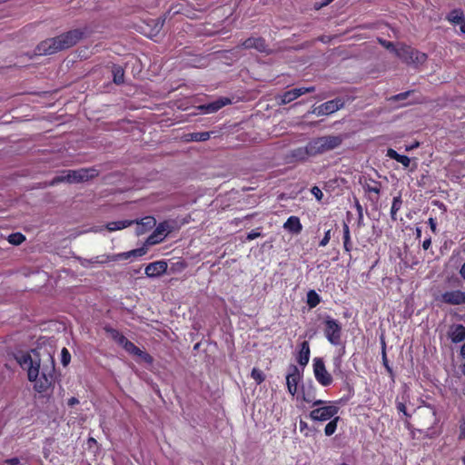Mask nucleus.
I'll return each mask as SVG.
<instances>
[{
  "label": "nucleus",
  "mask_w": 465,
  "mask_h": 465,
  "mask_svg": "<svg viewBox=\"0 0 465 465\" xmlns=\"http://www.w3.org/2000/svg\"><path fill=\"white\" fill-rule=\"evenodd\" d=\"M20 366L27 371L28 380L34 381L35 390L39 392H46L51 389L55 381L54 361L50 354L40 358L39 353L33 350L29 353H23L16 357Z\"/></svg>",
  "instance_id": "obj_1"
},
{
  "label": "nucleus",
  "mask_w": 465,
  "mask_h": 465,
  "mask_svg": "<svg viewBox=\"0 0 465 465\" xmlns=\"http://www.w3.org/2000/svg\"><path fill=\"white\" fill-rule=\"evenodd\" d=\"M86 35V29H73L55 37L42 41L36 46L39 55H49L75 45Z\"/></svg>",
  "instance_id": "obj_2"
},
{
  "label": "nucleus",
  "mask_w": 465,
  "mask_h": 465,
  "mask_svg": "<svg viewBox=\"0 0 465 465\" xmlns=\"http://www.w3.org/2000/svg\"><path fill=\"white\" fill-rule=\"evenodd\" d=\"M99 172L95 168H81L78 170H64L61 175L53 178L48 186H54L60 183H77L86 182L98 176Z\"/></svg>",
  "instance_id": "obj_3"
},
{
  "label": "nucleus",
  "mask_w": 465,
  "mask_h": 465,
  "mask_svg": "<svg viewBox=\"0 0 465 465\" xmlns=\"http://www.w3.org/2000/svg\"><path fill=\"white\" fill-rule=\"evenodd\" d=\"M344 138V135L338 134L324 135L311 140L309 142L311 155L315 157L338 148L342 143Z\"/></svg>",
  "instance_id": "obj_4"
},
{
  "label": "nucleus",
  "mask_w": 465,
  "mask_h": 465,
  "mask_svg": "<svg viewBox=\"0 0 465 465\" xmlns=\"http://www.w3.org/2000/svg\"><path fill=\"white\" fill-rule=\"evenodd\" d=\"M395 54L407 64H421L427 59L426 54L406 45H401L397 47V49H395Z\"/></svg>",
  "instance_id": "obj_5"
},
{
  "label": "nucleus",
  "mask_w": 465,
  "mask_h": 465,
  "mask_svg": "<svg viewBox=\"0 0 465 465\" xmlns=\"http://www.w3.org/2000/svg\"><path fill=\"white\" fill-rule=\"evenodd\" d=\"M176 223L174 221H164L160 223L153 233L146 239V245H154L162 242L166 236L174 230Z\"/></svg>",
  "instance_id": "obj_6"
},
{
  "label": "nucleus",
  "mask_w": 465,
  "mask_h": 465,
  "mask_svg": "<svg viewBox=\"0 0 465 465\" xmlns=\"http://www.w3.org/2000/svg\"><path fill=\"white\" fill-rule=\"evenodd\" d=\"M324 334L328 341L332 345H339L341 339V323L330 316H326L324 320Z\"/></svg>",
  "instance_id": "obj_7"
},
{
  "label": "nucleus",
  "mask_w": 465,
  "mask_h": 465,
  "mask_svg": "<svg viewBox=\"0 0 465 465\" xmlns=\"http://www.w3.org/2000/svg\"><path fill=\"white\" fill-rule=\"evenodd\" d=\"M345 104V100L341 97H337L333 100L327 101L321 105L314 107L312 114L317 116L329 115L341 109Z\"/></svg>",
  "instance_id": "obj_8"
},
{
  "label": "nucleus",
  "mask_w": 465,
  "mask_h": 465,
  "mask_svg": "<svg viewBox=\"0 0 465 465\" xmlns=\"http://www.w3.org/2000/svg\"><path fill=\"white\" fill-rule=\"evenodd\" d=\"M416 419L421 429H430L437 421L435 410L430 407L418 409Z\"/></svg>",
  "instance_id": "obj_9"
},
{
  "label": "nucleus",
  "mask_w": 465,
  "mask_h": 465,
  "mask_svg": "<svg viewBox=\"0 0 465 465\" xmlns=\"http://www.w3.org/2000/svg\"><path fill=\"white\" fill-rule=\"evenodd\" d=\"M313 373L317 381L322 386H329L332 382L331 375L327 371L322 358H314Z\"/></svg>",
  "instance_id": "obj_10"
},
{
  "label": "nucleus",
  "mask_w": 465,
  "mask_h": 465,
  "mask_svg": "<svg viewBox=\"0 0 465 465\" xmlns=\"http://www.w3.org/2000/svg\"><path fill=\"white\" fill-rule=\"evenodd\" d=\"M338 411L339 408L335 405L319 407L310 412V418L313 420L326 421L334 417Z\"/></svg>",
  "instance_id": "obj_11"
},
{
  "label": "nucleus",
  "mask_w": 465,
  "mask_h": 465,
  "mask_svg": "<svg viewBox=\"0 0 465 465\" xmlns=\"http://www.w3.org/2000/svg\"><path fill=\"white\" fill-rule=\"evenodd\" d=\"M301 379L300 370L296 365H290L286 375V384L290 394L294 396L297 392L298 382Z\"/></svg>",
  "instance_id": "obj_12"
},
{
  "label": "nucleus",
  "mask_w": 465,
  "mask_h": 465,
  "mask_svg": "<svg viewBox=\"0 0 465 465\" xmlns=\"http://www.w3.org/2000/svg\"><path fill=\"white\" fill-rule=\"evenodd\" d=\"M311 155L310 144L309 143L303 147H298L291 150L287 154L288 163H296V162H305Z\"/></svg>",
  "instance_id": "obj_13"
},
{
  "label": "nucleus",
  "mask_w": 465,
  "mask_h": 465,
  "mask_svg": "<svg viewBox=\"0 0 465 465\" xmlns=\"http://www.w3.org/2000/svg\"><path fill=\"white\" fill-rule=\"evenodd\" d=\"M241 46L243 49H255L256 51L260 53H266L269 54V48L265 42V40L262 37L257 36V37H250L246 40H244Z\"/></svg>",
  "instance_id": "obj_14"
},
{
  "label": "nucleus",
  "mask_w": 465,
  "mask_h": 465,
  "mask_svg": "<svg viewBox=\"0 0 465 465\" xmlns=\"http://www.w3.org/2000/svg\"><path fill=\"white\" fill-rule=\"evenodd\" d=\"M441 301L451 305L465 304V292L460 290L446 292L441 294Z\"/></svg>",
  "instance_id": "obj_15"
},
{
  "label": "nucleus",
  "mask_w": 465,
  "mask_h": 465,
  "mask_svg": "<svg viewBox=\"0 0 465 465\" xmlns=\"http://www.w3.org/2000/svg\"><path fill=\"white\" fill-rule=\"evenodd\" d=\"M167 262L164 261L153 262L145 267L144 273L150 278L159 277L167 271Z\"/></svg>",
  "instance_id": "obj_16"
},
{
  "label": "nucleus",
  "mask_w": 465,
  "mask_h": 465,
  "mask_svg": "<svg viewBox=\"0 0 465 465\" xmlns=\"http://www.w3.org/2000/svg\"><path fill=\"white\" fill-rule=\"evenodd\" d=\"M232 103L230 98L227 97H221L212 103L203 104L199 108L204 113V114H213L217 111H219L223 106L230 104Z\"/></svg>",
  "instance_id": "obj_17"
},
{
  "label": "nucleus",
  "mask_w": 465,
  "mask_h": 465,
  "mask_svg": "<svg viewBox=\"0 0 465 465\" xmlns=\"http://www.w3.org/2000/svg\"><path fill=\"white\" fill-rule=\"evenodd\" d=\"M147 252L146 247H141L138 249H134L129 252H120L116 254H112V256L109 257L110 260H114L115 262L122 261V260H128L133 258H137L144 255Z\"/></svg>",
  "instance_id": "obj_18"
},
{
  "label": "nucleus",
  "mask_w": 465,
  "mask_h": 465,
  "mask_svg": "<svg viewBox=\"0 0 465 465\" xmlns=\"http://www.w3.org/2000/svg\"><path fill=\"white\" fill-rule=\"evenodd\" d=\"M134 223L137 224L135 232L137 235L144 234L146 232L151 230L156 225V220L153 216H146L142 218L140 221L134 220Z\"/></svg>",
  "instance_id": "obj_19"
},
{
  "label": "nucleus",
  "mask_w": 465,
  "mask_h": 465,
  "mask_svg": "<svg viewBox=\"0 0 465 465\" xmlns=\"http://www.w3.org/2000/svg\"><path fill=\"white\" fill-rule=\"evenodd\" d=\"M122 347L129 353L141 357L146 362L151 363L153 361V358L148 353L141 351L129 340H127Z\"/></svg>",
  "instance_id": "obj_20"
},
{
  "label": "nucleus",
  "mask_w": 465,
  "mask_h": 465,
  "mask_svg": "<svg viewBox=\"0 0 465 465\" xmlns=\"http://www.w3.org/2000/svg\"><path fill=\"white\" fill-rule=\"evenodd\" d=\"M452 342H460L465 340V327L462 324L454 325L450 331Z\"/></svg>",
  "instance_id": "obj_21"
},
{
  "label": "nucleus",
  "mask_w": 465,
  "mask_h": 465,
  "mask_svg": "<svg viewBox=\"0 0 465 465\" xmlns=\"http://www.w3.org/2000/svg\"><path fill=\"white\" fill-rule=\"evenodd\" d=\"M284 229L293 233H300L302 230L300 219L297 216H291L283 225Z\"/></svg>",
  "instance_id": "obj_22"
},
{
  "label": "nucleus",
  "mask_w": 465,
  "mask_h": 465,
  "mask_svg": "<svg viewBox=\"0 0 465 465\" xmlns=\"http://www.w3.org/2000/svg\"><path fill=\"white\" fill-rule=\"evenodd\" d=\"M297 360L302 366L308 364L310 360V345L308 341H304L301 344V350Z\"/></svg>",
  "instance_id": "obj_23"
},
{
  "label": "nucleus",
  "mask_w": 465,
  "mask_h": 465,
  "mask_svg": "<svg viewBox=\"0 0 465 465\" xmlns=\"http://www.w3.org/2000/svg\"><path fill=\"white\" fill-rule=\"evenodd\" d=\"M211 137L210 132H197L184 134L185 142H204Z\"/></svg>",
  "instance_id": "obj_24"
},
{
  "label": "nucleus",
  "mask_w": 465,
  "mask_h": 465,
  "mask_svg": "<svg viewBox=\"0 0 465 465\" xmlns=\"http://www.w3.org/2000/svg\"><path fill=\"white\" fill-rule=\"evenodd\" d=\"M363 189L368 193H375L376 194H380L381 189V183L373 179H365L362 183Z\"/></svg>",
  "instance_id": "obj_25"
},
{
  "label": "nucleus",
  "mask_w": 465,
  "mask_h": 465,
  "mask_svg": "<svg viewBox=\"0 0 465 465\" xmlns=\"http://www.w3.org/2000/svg\"><path fill=\"white\" fill-rule=\"evenodd\" d=\"M104 331L106 333L110 335V337L114 340L119 345L123 346L124 342L128 340L124 335H123L120 331L117 330L106 326L104 327Z\"/></svg>",
  "instance_id": "obj_26"
},
{
  "label": "nucleus",
  "mask_w": 465,
  "mask_h": 465,
  "mask_svg": "<svg viewBox=\"0 0 465 465\" xmlns=\"http://www.w3.org/2000/svg\"><path fill=\"white\" fill-rule=\"evenodd\" d=\"M134 223V220H123V221L112 222V223H108L106 224V229L110 232H114L116 230L124 229Z\"/></svg>",
  "instance_id": "obj_27"
},
{
  "label": "nucleus",
  "mask_w": 465,
  "mask_h": 465,
  "mask_svg": "<svg viewBox=\"0 0 465 465\" xmlns=\"http://www.w3.org/2000/svg\"><path fill=\"white\" fill-rule=\"evenodd\" d=\"M320 302L321 297L314 290L307 292V304L311 309L315 308Z\"/></svg>",
  "instance_id": "obj_28"
},
{
  "label": "nucleus",
  "mask_w": 465,
  "mask_h": 465,
  "mask_svg": "<svg viewBox=\"0 0 465 465\" xmlns=\"http://www.w3.org/2000/svg\"><path fill=\"white\" fill-rule=\"evenodd\" d=\"M114 83L116 84H123L124 81V71L120 65H114L113 67Z\"/></svg>",
  "instance_id": "obj_29"
},
{
  "label": "nucleus",
  "mask_w": 465,
  "mask_h": 465,
  "mask_svg": "<svg viewBox=\"0 0 465 465\" xmlns=\"http://www.w3.org/2000/svg\"><path fill=\"white\" fill-rule=\"evenodd\" d=\"M341 356H342V354H339L338 356L333 358V371H332L336 376H338L340 378H342L344 375L343 371L341 370V364H342Z\"/></svg>",
  "instance_id": "obj_30"
},
{
  "label": "nucleus",
  "mask_w": 465,
  "mask_h": 465,
  "mask_svg": "<svg viewBox=\"0 0 465 465\" xmlns=\"http://www.w3.org/2000/svg\"><path fill=\"white\" fill-rule=\"evenodd\" d=\"M402 204V200L401 196H396L393 198L392 205L391 209V216L393 221L397 220L396 214L397 212L401 209Z\"/></svg>",
  "instance_id": "obj_31"
},
{
  "label": "nucleus",
  "mask_w": 465,
  "mask_h": 465,
  "mask_svg": "<svg viewBox=\"0 0 465 465\" xmlns=\"http://www.w3.org/2000/svg\"><path fill=\"white\" fill-rule=\"evenodd\" d=\"M447 19L452 24H460L463 21V13L460 10H453L448 15Z\"/></svg>",
  "instance_id": "obj_32"
},
{
  "label": "nucleus",
  "mask_w": 465,
  "mask_h": 465,
  "mask_svg": "<svg viewBox=\"0 0 465 465\" xmlns=\"http://www.w3.org/2000/svg\"><path fill=\"white\" fill-rule=\"evenodd\" d=\"M278 99H280V104H287L297 98L295 96L294 92L292 89L290 91L284 92L282 95L279 96Z\"/></svg>",
  "instance_id": "obj_33"
},
{
  "label": "nucleus",
  "mask_w": 465,
  "mask_h": 465,
  "mask_svg": "<svg viewBox=\"0 0 465 465\" xmlns=\"http://www.w3.org/2000/svg\"><path fill=\"white\" fill-rule=\"evenodd\" d=\"M8 242L13 245H20L22 242L25 241V237L21 232L11 233L8 236Z\"/></svg>",
  "instance_id": "obj_34"
},
{
  "label": "nucleus",
  "mask_w": 465,
  "mask_h": 465,
  "mask_svg": "<svg viewBox=\"0 0 465 465\" xmlns=\"http://www.w3.org/2000/svg\"><path fill=\"white\" fill-rule=\"evenodd\" d=\"M339 417H335L333 420H331L327 425L325 426L324 432L326 436H331L336 429H337V422L339 420Z\"/></svg>",
  "instance_id": "obj_35"
},
{
  "label": "nucleus",
  "mask_w": 465,
  "mask_h": 465,
  "mask_svg": "<svg viewBox=\"0 0 465 465\" xmlns=\"http://www.w3.org/2000/svg\"><path fill=\"white\" fill-rule=\"evenodd\" d=\"M112 256V254H107V255H101V256H95L90 260H84V262H92V264L93 263H100V264H103V263H106V262H114V260H110L109 257Z\"/></svg>",
  "instance_id": "obj_36"
},
{
  "label": "nucleus",
  "mask_w": 465,
  "mask_h": 465,
  "mask_svg": "<svg viewBox=\"0 0 465 465\" xmlns=\"http://www.w3.org/2000/svg\"><path fill=\"white\" fill-rule=\"evenodd\" d=\"M251 376L256 381L257 384H261L265 379L263 372L257 368H253L252 370Z\"/></svg>",
  "instance_id": "obj_37"
},
{
  "label": "nucleus",
  "mask_w": 465,
  "mask_h": 465,
  "mask_svg": "<svg viewBox=\"0 0 465 465\" xmlns=\"http://www.w3.org/2000/svg\"><path fill=\"white\" fill-rule=\"evenodd\" d=\"M71 361V355L66 348H63L61 351V362L64 366H67Z\"/></svg>",
  "instance_id": "obj_38"
},
{
  "label": "nucleus",
  "mask_w": 465,
  "mask_h": 465,
  "mask_svg": "<svg viewBox=\"0 0 465 465\" xmlns=\"http://www.w3.org/2000/svg\"><path fill=\"white\" fill-rule=\"evenodd\" d=\"M412 92L413 91H407V92H403V93L398 94L396 95L391 96L390 98V100L391 101H395V102L402 101V100L408 98Z\"/></svg>",
  "instance_id": "obj_39"
},
{
  "label": "nucleus",
  "mask_w": 465,
  "mask_h": 465,
  "mask_svg": "<svg viewBox=\"0 0 465 465\" xmlns=\"http://www.w3.org/2000/svg\"><path fill=\"white\" fill-rule=\"evenodd\" d=\"M378 41L386 49L395 53V49H397V47L394 46L393 43L386 41V40L381 39V38H379Z\"/></svg>",
  "instance_id": "obj_40"
},
{
  "label": "nucleus",
  "mask_w": 465,
  "mask_h": 465,
  "mask_svg": "<svg viewBox=\"0 0 465 465\" xmlns=\"http://www.w3.org/2000/svg\"><path fill=\"white\" fill-rule=\"evenodd\" d=\"M152 22L153 23V31L154 32V35H157L163 28L164 20L157 19V20H153Z\"/></svg>",
  "instance_id": "obj_41"
},
{
  "label": "nucleus",
  "mask_w": 465,
  "mask_h": 465,
  "mask_svg": "<svg viewBox=\"0 0 465 465\" xmlns=\"http://www.w3.org/2000/svg\"><path fill=\"white\" fill-rule=\"evenodd\" d=\"M311 193L314 195V197L318 201H321L322 199V197H323V193H322V190L318 186H313L311 189Z\"/></svg>",
  "instance_id": "obj_42"
},
{
  "label": "nucleus",
  "mask_w": 465,
  "mask_h": 465,
  "mask_svg": "<svg viewBox=\"0 0 465 465\" xmlns=\"http://www.w3.org/2000/svg\"><path fill=\"white\" fill-rule=\"evenodd\" d=\"M460 440H465V417L460 420Z\"/></svg>",
  "instance_id": "obj_43"
},
{
  "label": "nucleus",
  "mask_w": 465,
  "mask_h": 465,
  "mask_svg": "<svg viewBox=\"0 0 465 465\" xmlns=\"http://www.w3.org/2000/svg\"><path fill=\"white\" fill-rule=\"evenodd\" d=\"M397 162L401 163L404 167H409L411 163V159L407 155L401 154Z\"/></svg>",
  "instance_id": "obj_44"
},
{
  "label": "nucleus",
  "mask_w": 465,
  "mask_h": 465,
  "mask_svg": "<svg viewBox=\"0 0 465 465\" xmlns=\"http://www.w3.org/2000/svg\"><path fill=\"white\" fill-rule=\"evenodd\" d=\"M330 239H331V230H328L325 232L324 237L320 242V246H322V247L326 246L328 244Z\"/></svg>",
  "instance_id": "obj_45"
},
{
  "label": "nucleus",
  "mask_w": 465,
  "mask_h": 465,
  "mask_svg": "<svg viewBox=\"0 0 465 465\" xmlns=\"http://www.w3.org/2000/svg\"><path fill=\"white\" fill-rule=\"evenodd\" d=\"M342 229H343V240H346V241L350 240L351 239L350 228L346 223H343Z\"/></svg>",
  "instance_id": "obj_46"
},
{
  "label": "nucleus",
  "mask_w": 465,
  "mask_h": 465,
  "mask_svg": "<svg viewBox=\"0 0 465 465\" xmlns=\"http://www.w3.org/2000/svg\"><path fill=\"white\" fill-rule=\"evenodd\" d=\"M2 465H20V460L18 458L7 459Z\"/></svg>",
  "instance_id": "obj_47"
},
{
  "label": "nucleus",
  "mask_w": 465,
  "mask_h": 465,
  "mask_svg": "<svg viewBox=\"0 0 465 465\" xmlns=\"http://www.w3.org/2000/svg\"><path fill=\"white\" fill-rule=\"evenodd\" d=\"M400 153H398L395 150L393 149H389L387 151V156L390 157L391 159H393L395 161H397L400 157Z\"/></svg>",
  "instance_id": "obj_48"
},
{
  "label": "nucleus",
  "mask_w": 465,
  "mask_h": 465,
  "mask_svg": "<svg viewBox=\"0 0 465 465\" xmlns=\"http://www.w3.org/2000/svg\"><path fill=\"white\" fill-rule=\"evenodd\" d=\"M259 236H261V233L259 232H256L253 230L247 234L246 239L248 241H252V240L258 238Z\"/></svg>",
  "instance_id": "obj_49"
},
{
  "label": "nucleus",
  "mask_w": 465,
  "mask_h": 465,
  "mask_svg": "<svg viewBox=\"0 0 465 465\" xmlns=\"http://www.w3.org/2000/svg\"><path fill=\"white\" fill-rule=\"evenodd\" d=\"M355 206H356V209H357V212H358L359 223H360L361 222L362 218H363L362 207H361V205L360 204V203L358 201H356Z\"/></svg>",
  "instance_id": "obj_50"
},
{
  "label": "nucleus",
  "mask_w": 465,
  "mask_h": 465,
  "mask_svg": "<svg viewBox=\"0 0 465 465\" xmlns=\"http://www.w3.org/2000/svg\"><path fill=\"white\" fill-rule=\"evenodd\" d=\"M397 410L401 412H402L405 416H408L407 412H406V406L404 403L402 402H398L397 403Z\"/></svg>",
  "instance_id": "obj_51"
},
{
  "label": "nucleus",
  "mask_w": 465,
  "mask_h": 465,
  "mask_svg": "<svg viewBox=\"0 0 465 465\" xmlns=\"http://www.w3.org/2000/svg\"><path fill=\"white\" fill-rule=\"evenodd\" d=\"M292 91L294 92L296 98L300 97L302 94H305L304 87L294 88L292 89Z\"/></svg>",
  "instance_id": "obj_52"
},
{
  "label": "nucleus",
  "mask_w": 465,
  "mask_h": 465,
  "mask_svg": "<svg viewBox=\"0 0 465 465\" xmlns=\"http://www.w3.org/2000/svg\"><path fill=\"white\" fill-rule=\"evenodd\" d=\"M382 360H383V363H384V366L385 368L387 369V371L391 373L392 372V370L391 368L389 366L388 364V361H387V357H386V353L385 351L382 352Z\"/></svg>",
  "instance_id": "obj_53"
},
{
  "label": "nucleus",
  "mask_w": 465,
  "mask_h": 465,
  "mask_svg": "<svg viewBox=\"0 0 465 465\" xmlns=\"http://www.w3.org/2000/svg\"><path fill=\"white\" fill-rule=\"evenodd\" d=\"M428 223L431 229V231L435 233L436 232V222L433 218H429Z\"/></svg>",
  "instance_id": "obj_54"
},
{
  "label": "nucleus",
  "mask_w": 465,
  "mask_h": 465,
  "mask_svg": "<svg viewBox=\"0 0 465 465\" xmlns=\"http://www.w3.org/2000/svg\"><path fill=\"white\" fill-rule=\"evenodd\" d=\"M343 247H344L346 252H351V239L348 240V241L343 240Z\"/></svg>",
  "instance_id": "obj_55"
},
{
  "label": "nucleus",
  "mask_w": 465,
  "mask_h": 465,
  "mask_svg": "<svg viewBox=\"0 0 465 465\" xmlns=\"http://www.w3.org/2000/svg\"><path fill=\"white\" fill-rule=\"evenodd\" d=\"M430 244H431V240H430V238H428V239L423 241L422 248L424 250H428L430 248Z\"/></svg>",
  "instance_id": "obj_56"
},
{
  "label": "nucleus",
  "mask_w": 465,
  "mask_h": 465,
  "mask_svg": "<svg viewBox=\"0 0 465 465\" xmlns=\"http://www.w3.org/2000/svg\"><path fill=\"white\" fill-rule=\"evenodd\" d=\"M78 403H79V401L75 397H72V398H70L68 400V405L71 406V407L75 405V404H78Z\"/></svg>",
  "instance_id": "obj_57"
},
{
  "label": "nucleus",
  "mask_w": 465,
  "mask_h": 465,
  "mask_svg": "<svg viewBox=\"0 0 465 465\" xmlns=\"http://www.w3.org/2000/svg\"><path fill=\"white\" fill-rule=\"evenodd\" d=\"M299 426H300V430H303L307 428V423L303 420H300Z\"/></svg>",
  "instance_id": "obj_58"
},
{
  "label": "nucleus",
  "mask_w": 465,
  "mask_h": 465,
  "mask_svg": "<svg viewBox=\"0 0 465 465\" xmlns=\"http://www.w3.org/2000/svg\"><path fill=\"white\" fill-rule=\"evenodd\" d=\"M315 91V87L314 86H310V87H304V93L305 94H308V93H312Z\"/></svg>",
  "instance_id": "obj_59"
},
{
  "label": "nucleus",
  "mask_w": 465,
  "mask_h": 465,
  "mask_svg": "<svg viewBox=\"0 0 465 465\" xmlns=\"http://www.w3.org/2000/svg\"><path fill=\"white\" fill-rule=\"evenodd\" d=\"M323 403H324L323 401L318 400V401H314L312 405L313 406H320V405H322Z\"/></svg>",
  "instance_id": "obj_60"
},
{
  "label": "nucleus",
  "mask_w": 465,
  "mask_h": 465,
  "mask_svg": "<svg viewBox=\"0 0 465 465\" xmlns=\"http://www.w3.org/2000/svg\"><path fill=\"white\" fill-rule=\"evenodd\" d=\"M322 7H323V5H322V4H321V3H315V4H314V9H315V10H320V9H321V8H322Z\"/></svg>",
  "instance_id": "obj_61"
},
{
  "label": "nucleus",
  "mask_w": 465,
  "mask_h": 465,
  "mask_svg": "<svg viewBox=\"0 0 465 465\" xmlns=\"http://www.w3.org/2000/svg\"><path fill=\"white\" fill-rule=\"evenodd\" d=\"M460 273L465 279V263L462 265Z\"/></svg>",
  "instance_id": "obj_62"
},
{
  "label": "nucleus",
  "mask_w": 465,
  "mask_h": 465,
  "mask_svg": "<svg viewBox=\"0 0 465 465\" xmlns=\"http://www.w3.org/2000/svg\"><path fill=\"white\" fill-rule=\"evenodd\" d=\"M460 354L463 358H465V343L461 346Z\"/></svg>",
  "instance_id": "obj_63"
},
{
  "label": "nucleus",
  "mask_w": 465,
  "mask_h": 465,
  "mask_svg": "<svg viewBox=\"0 0 465 465\" xmlns=\"http://www.w3.org/2000/svg\"><path fill=\"white\" fill-rule=\"evenodd\" d=\"M460 31H461V33L465 34V21L460 25Z\"/></svg>",
  "instance_id": "obj_64"
}]
</instances>
